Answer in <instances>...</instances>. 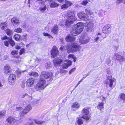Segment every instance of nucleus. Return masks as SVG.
<instances>
[{
  "mask_svg": "<svg viewBox=\"0 0 125 125\" xmlns=\"http://www.w3.org/2000/svg\"><path fill=\"white\" fill-rule=\"evenodd\" d=\"M84 27L83 24L81 22L74 25L71 31V33L68 35L66 38V41L69 42L74 41L75 39V36L80 34L82 31Z\"/></svg>",
  "mask_w": 125,
  "mask_h": 125,
  "instance_id": "1",
  "label": "nucleus"
},
{
  "mask_svg": "<svg viewBox=\"0 0 125 125\" xmlns=\"http://www.w3.org/2000/svg\"><path fill=\"white\" fill-rule=\"evenodd\" d=\"M66 47L62 46L60 48V50L62 51ZM81 47L78 45L77 42H74L71 44L67 45L66 47V49L68 53L70 52H74L79 51Z\"/></svg>",
  "mask_w": 125,
  "mask_h": 125,
  "instance_id": "2",
  "label": "nucleus"
},
{
  "mask_svg": "<svg viewBox=\"0 0 125 125\" xmlns=\"http://www.w3.org/2000/svg\"><path fill=\"white\" fill-rule=\"evenodd\" d=\"M67 18L65 22V25L67 27H69L73 24V22L76 20L74 11H69L67 13Z\"/></svg>",
  "mask_w": 125,
  "mask_h": 125,
  "instance_id": "3",
  "label": "nucleus"
},
{
  "mask_svg": "<svg viewBox=\"0 0 125 125\" xmlns=\"http://www.w3.org/2000/svg\"><path fill=\"white\" fill-rule=\"evenodd\" d=\"M46 82L44 79L40 78L39 82L34 86V89L36 91L41 92L46 86Z\"/></svg>",
  "mask_w": 125,
  "mask_h": 125,
  "instance_id": "4",
  "label": "nucleus"
},
{
  "mask_svg": "<svg viewBox=\"0 0 125 125\" xmlns=\"http://www.w3.org/2000/svg\"><path fill=\"white\" fill-rule=\"evenodd\" d=\"M107 79L105 81V83L109 85V87L111 88L115 87L116 83V80L114 79H111V76H108Z\"/></svg>",
  "mask_w": 125,
  "mask_h": 125,
  "instance_id": "5",
  "label": "nucleus"
},
{
  "mask_svg": "<svg viewBox=\"0 0 125 125\" xmlns=\"http://www.w3.org/2000/svg\"><path fill=\"white\" fill-rule=\"evenodd\" d=\"M52 74L51 72L43 71L41 72L40 75V78H44L45 79H49V81H52Z\"/></svg>",
  "mask_w": 125,
  "mask_h": 125,
  "instance_id": "6",
  "label": "nucleus"
},
{
  "mask_svg": "<svg viewBox=\"0 0 125 125\" xmlns=\"http://www.w3.org/2000/svg\"><path fill=\"white\" fill-rule=\"evenodd\" d=\"M82 113L83 116L81 117L87 121L89 120L90 117L88 116L89 113V111L87 108H84L82 110Z\"/></svg>",
  "mask_w": 125,
  "mask_h": 125,
  "instance_id": "7",
  "label": "nucleus"
},
{
  "mask_svg": "<svg viewBox=\"0 0 125 125\" xmlns=\"http://www.w3.org/2000/svg\"><path fill=\"white\" fill-rule=\"evenodd\" d=\"M91 39V38L87 36H84L79 40V42L81 44H85L88 43Z\"/></svg>",
  "mask_w": 125,
  "mask_h": 125,
  "instance_id": "8",
  "label": "nucleus"
},
{
  "mask_svg": "<svg viewBox=\"0 0 125 125\" xmlns=\"http://www.w3.org/2000/svg\"><path fill=\"white\" fill-rule=\"evenodd\" d=\"M59 51L56 47L54 46L51 51V56L52 58H54L57 56Z\"/></svg>",
  "mask_w": 125,
  "mask_h": 125,
  "instance_id": "9",
  "label": "nucleus"
},
{
  "mask_svg": "<svg viewBox=\"0 0 125 125\" xmlns=\"http://www.w3.org/2000/svg\"><path fill=\"white\" fill-rule=\"evenodd\" d=\"M45 1H46V0H41L38 2L40 4H43V5L39 8L41 12L42 13L45 12L47 9L46 6L44 4Z\"/></svg>",
  "mask_w": 125,
  "mask_h": 125,
  "instance_id": "10",
  "label": "nucleus"
},
{
  "mask_svg": "<svg viewBox=\"0 0 125 125\" xmlns=\"http://www.w3.org/2000/svg\"><path fill=\"white\" fill-rule=\"evenodd\" d=\"M35 82L34 79L32 78H30L28 79L26 83V86L27 87H32Z\"/></svg>",
  "mask_w": 125,
  "mask_h": 125,
  "instance_id": "11",
  "label": "nucleus"
},
{
  "mask_svg": "<svg viewBox=\"0 0 125 125\" xmlns=\"http://www.w3.org/2000/svg\"><path fill=\"white\" fill-rule=\"evenodd\" d=\"M77 15L79 18L82 20L86 21L88 19V15L84 13H79L77 14Z\"/></svg>",
  "mask_w": 125,
  "mask_h": 125,
  "instance_id": "12",
  "label": "nucleus"
},
{
  "mask_svg": "<svg viewBox=\"0 0 125 125\" xmlns=\"http://www.w3.org/2000/svg\"><path fill=\"white\" fill-rule=\"evenodd\" d=\"M16 78V75L13 74L10 75L9 77V81L10 84L13 83Z\"/></svg>",
  "mask_w": 125,
  "mask_h": 125,
  "instance_id": "13",
  "label": "nucleus"
},
{
  "mask_svg": "<svg viewBox=\"0 0 125 125\" xmlns=\"http://www.w3.org/2000/svg\"><path fill=\"white\" fill-rule=\"evenodd\" d=\"M32 109V107L31 105H28L25 108V109L23 111H22L21 113V115H24L27 113Z\"/></svg>",
  "mask_w": 125,
  "mask_h": 125,
  "instance_id": "14",
  "label": "nucleus"
},
{
  "mask_svg": "<svg viewBox=\"0 0 125 125\" xmlns=\"http://www.w3.org/2000/svg\"><path fill=\"white\" fill-rule=\"evenodd\" d=\"M62 60L59 58H56L53 60V63L55 66H56L61 64L62 62Z\"/></svg>",
  "mask_w": 125,
  "mask_h": 125,
  "instance_id": "15",
  "label": "nucleus"
},
{
  "mask_svg": "<svg viewBox=\"0 0 125 125\" xmlns=\"http://www.w3.org/2000/svg\"><path fill=\"white\" fill-rule=\"evenodd\" d=\"M85 28L88 31H90L93 30V23L89 22L85 25Z\"/></svg>",
  "mask_w": 125,
  "mask_h": 125,
  "instance_id": "16",
  "label": "nucleus"
},
{
  "mask_svg": "<svg viewBox=\"0 0 125 125\" xmlns=\"http://www.w3.org/2000/svg\"><path fill=\"white\" fill-rule=\"evenodd\" d=\"M111 29L107 26H104L103 28L102 32L105 34L109 33L111 32Z\"/></svg>",
  "mask_w": 125,
  "mask_h": 125,
  "instance_id": "17",
  "label": "nucleus"
},
{
  "mask_svg": "<svg viewBox=\"0 0 125 125\" xmlns=\"http://www.w3.org/2000/svg\"><path fill=\"white\" fill-rule=\"evenodd\" d=\"M72 4V3L70 2L66 1L65 3L61 6V9L64 10L66 9Z\"/></svg>",
  "mask_w": 125,
  "mask_h": 125,
  "instance_id": "18",
  "label": "nucleus"
},
{
  "mask_svg": "<svg viewBox=\"0 0 125 125\" xmlns=\"http://www.w3.org/2000/svg\"><path fill=\"white\" fill-rule=\"evenodd\" d=\"M4 73L6 74L11 73V69L9 65H6L4 66Z\"/></svg>",
  "mask_w": 125,
  "mask_h": 125,
  "instance_id": "19",
  "label": "nucleus"
},
{
  "mask_svg": "<svg viewBox=\"0 0 125 125\" xmlns=\"http://www.w3.org/2000/svg\"><path fill=\"white\" fill-rule=\"evenodd\" d=\"M59 31V28L58 26L56 24L52 29V32L54 34H57Z\"/></svg>",
  "mask_w": 125,
  "mask_h": 125,
  "instance_id": "20",
  "label": "nucleus"
},
{
  "mask_svg": "<svg viewBox=\"0 0 125 125\" xmlns=\"http://www.w3.org/2000/svg\"><path fill=\"white\" fill-rule=\"evenodd\" d=\"M72 64V62L70 60H68L63 65V68L64 69L67 68L70 66Z\"/></svg>",
  "mask_w": 125,
  "mask_h": 125,
  "instance_id": "21",
  "label": "nucleus"
},
{
  "mask_svg": "<svg viewBox=\"0 0 125 125\" xmlns=\"http://www.w3.org/2000/svg\"><path fill=\"white\" fill-rule=\"evenodd\" d=\"M116 56L117 60L120 63H121L125 60V59L122 56L118 54L116 55Z\"/></svg>",
  "mask_w": 125,
  "mask_h": 125,
  "instance_id": "22",
  "label": "nucleus"
},
{
  "mask_svg": "<svg viewBox=\"0 0 125 125\" xmlns=\"http://www.w3.org/2000/svg\"><path fill=\"white\" fill-rule=\"evenodd\" d=\"M8 24L6 22L0 23V27L2 30H5L7 27Z\"/></svg>",
  "mask_w": 125,
  "mask_h": 125,
  "instance_id": "23",
  "label": "nucleus"
},
{
  "mask_svg": "<svg viewBox=\"0 0 125 125\" xmlns=\"http://www.w3.org/2000/svg\"><path fill=\"white\" fill-rule=\"evenodd\" d=\"M7 121L10 124H14L16 122V120L11 116L9 117L7 119Z\"/></svg>",
  "mask_w": 125,
  "mask_h": 125,
  "instance_id": "24",
  "label": "nucleus"
},
{
  "mask_svg": "<svg viewBox=\"0 0 125 125\" xmlns=\"http://www.w3.org/2000/svg\"><path fill=\"white\" fill-rule=\"evenodd\" d=\"M5 32L9 36H11L13 34V32L12 30L7 28L6 29L5 31Z\"/></svg>",
  "mask_w": 125,
  "mask_h": 125,
  "instance_id": "25",
  "label": "nucleus"
},
{
  "mask_svg": "<svg viewBox=\"0 0 125 125\" xmlns=\"http://www.w3.org/2000/svg\"><path fill=\"white\" fill-rule=\"evenodd\" d=\"M11 22L13 24H16L17 25L19 23V20L16 17H14L12 18L11 19Z\"/></svg>",
  "mask_w": 125,
  "mask_h": 125,
  "instance_id": "26",
  "label": "nucleus"
},
{
  "mask_svg": "<svg viewBox=\"0 0 125 125\" xmlns=\"http://www.w3.org/2000/svg\"><path fill=\"white\" fill-rule=\"evenodd\" d=\"M105 12L106 11L105 10L100 9L98 13L99 16L100 17H103L104 15H105Z\"/></svg>",
  "mask_w": 125,
  "mask_h": 125,
  "instance_id": "27",
  "label": "nucleus"
},
{
  "mask_svg": "<svg viewBox=\"0 0 125 125\" xmlns=\"http://www.w3.org/2000/svg\"><path fill=\"white\" fill-rule=\"evenodd\" d=\"M104 103L103 102L99 103L97 106V108L101 110V109L104 108Z\"/></svg>",
  "mask_w": 125,
  "mask_h": 125,
  "instance_id": "28",
  "label": "nucleus"
},
{
  "mask_svg": "<svg viewBox=\"0 0 125 125\" xmlns=\"http://www.w3.org/2000/svg\"><path fill=\"white\" fill-rule=\"evenodd\" d=\"M59 5V4H58L55 2H53L51 4L50 6L51 8H55L58 6Z\"/></svg>",
  "mask_w": 125,
  "mask_h": 125,
  "instance_id": "29",
  "label": "nucleus"
},
{
  "mask_svg": "<svg viewBox=\"0 0 125 125\" xmlns=\"http://www.w3.org/2000/svg\"><path fill=\"white\" fill-rule=\"evenodd\" d=\"M14 31L15 32L18 33H21L22 32V31L21 28L19 27L15 29L14 30Z\"/></svg>",
  "mask_w": 125,
  "mask_h": 125,
  "instance_id": "30",
  "label": "nucleus"
},
{
  "mask_svg": "<svg viewBox=\"0 0 125 125\" xmlns=\"http://www.w3.org/2000/svg\"><path fill=\"white\" fill-rule=\"evenodd\" d=\"M80 105L79 103L76 102L73 103V104L72 105V107L73 108H79L80 107Z\"/></svg>",
  "mask_w": 125,
  "mask_h": 125,
  "instance_id": "31",
  "label": "nucleus"
},
{
  "mask_svg": "<svg viewBox=\"0 0 125 125\" xmlns=\"http://www.w3.org/2000/svg\"><path fill=\"white\" fill-rule=\"evenodd\" d=\"M13 38L16 40L17 41L20 40V36L18 34L15 35Z\"/></svg>",
  "mask_w": 125,
  "mask_h": 125,
  "instance_id": "32",
  "label": "nucleus"
},
{
  "mask_svg": "<svg viewBox=\"0 0 125 125\" xmlns=\"http://www.w3.org/2000/svg\"><path fill=\"white\" fill-rule=\"evenodd\" d=\"M9 43L11 46H13L14 45L15 42L14 41L12 40L11 38L10 37L9 40Z\"/></svg>",
  "mask_w": 125,
  "mask_h": 125,
  "instance_id": "33",
  "label": "nucleus"
},
{
  "mask_svg": "<svg viewBox=\"0 0 125 125\" xmlns=\"http://www.w3.org/2000/svg\"><path fill=\"white\" fill-rule=\"evenodd\" d=\"M29 75L33 76H38V73L36 72H32L29 74Z\"/></svg>",
  "mask_w": 125,
  "mask_h": 125,
  "instance_id": "34",
  "label": "nucleus"
},
{
  "mask_svg": "<svg viewBox=\"0 0 125 125\" xmlns=\"http://www.w3.org/2000/svg\"><path fill=\"white\" fill-rule=\"evenodd\" d=\"M32 122H34L36 124H41L44 122L43 121H38L35 119L33 120Z\"/></svg>",
  "mask_w": 125,
  "mask_h": 125,
  "instance_id": "35",
  "label": "nucleus"
},
{
  "mask_svg": "<svg viewBox=\"0 0 125 125\" xmlns=\"http://www.w3.org/2000/svg\"><path fill=\"white\" fill-rule=\"evenodd\" d=\"M77 123L79 125H81L83 123V121L80 118L78 119L77 120Z\"/></svg>",
  "mask_w": 125,
  "mask_h": 125,
  "instance_id": "36",
  "label": "nucleus"
},
{
  "mask_svg": "<svg viewBox=\"0 0 125 125\" xmlns=\"http://www.w3.org/2000/svg\"><path fill=\"white\" fill-rule=\"evenodd\" d=\"M28 95V94L26 93H21L19 95V96L20 98H24L25 96Z\"/></svg>",
  "mask_w": 125,
  "mask_h": 125,
  "instance_id": "37",
  "label": "nucleus"
},
{
  "mask_svg": "<svg viewBox=\"0 0 125 125\" xmlns=\"http://www.w3.org/2000/svg\"><path fill=\"white\" fill-rule=\"evenodd\" d=\"M25 71H21L20 70H18L17 71L16 73L18 77H20V76L21 73H23Z\"/></svg>",
  "mask_w": 125,
  "mask_h": 125,
  "instance_id": "38",
  "label": "nucleus"
},
{
  "mask_svg": "<svg viewBox=\"0 0 125 125\" xmlns=\"http://www.w3.org/2000/svg\"><path fill=\"white\" fill-rule=\"evenodd\" d=\"M89 2V1L88 0H85L82 2L81 4L82 5L86 6L87 3Z\"/></svg>",
  "mask_w": 125,
  "mask_h": 125,
  "instance_id": "39",
  "label": "nucleus"
},
{
  "mask_svg": "<svg viewBox=\"0 0 125 125\" xmlns=\"http://www.w3.org/2000/svg\"><path fill=\"white\" fill-rule=\"evenodd\" d=\"M71 58L75 60L76 59V58L75 56L74 55L72 54H70L68 56V58L69 59H70Z\"/></svg>",
  "mask_w": 125,
  "mask_h": 125,
  "instance_id": "40",
  "label": "nucleus"
},
{
  "mask_svg": "<svg viewBox=\"0 0 125 125\" xmlns=\"http://www.w3.org/2000/svg\"><path fill=\"white\" fill-rule=\"evenodd\" d=\"M85 12L87 14H91L93 12L92 11L89 10V9L87 8L85 9Z\"/></svg>",
  "mask_w": 125,
  "mask_h": 125,
  "instance_id": "41",
  "label": "nucleus"
},
{
  "mask_svg": "<svg viewBox=\"0 0 125 125\" xmlns=\"http://www.w3.org/2000/svg\"><path fill=\"white\" fill-rule=\"evenodd\" d=\"M120 98L125 101V94H121L120 95Z\"/></svg>",
  "mask_w": 125,
  "mask_h": 125,
  "instance_id": "42",
  "label": "nucleus"
},
{
  "mask_svg": "<svg viewBox=\"0 0 125 125\" xmlns=\"http://www.w3.org/2000/svg\"><path fill=\"white\" fill-rule=\"evenodd\" d=\"M124 0H116V2L117 4H118L123 2Z\"/></svg>",
  "mask_w": 125,
  "mask_h": 125,
  "instance_id": "43",
  "label": "nucleus"
},
{
  "mask_svg": "<svg viewBox=\"0 0 125 125\" xmlns=\"http://www.w3.org/2000/svg\"><path fill=\"white\" fill-rule=\"evenodd\" d=\"M25 51V50L24 48H22L21 49L20 51V52L19 53V54L20 55H21L22 54H23L24 52Z\"/></svg>",
  "mask_w": 125,
  "mask_h": 125,
  "instance_id": "44",
  "label": "nucleus"
},
{
  "mask_svg": "<svg viewBox=\"0 0 125 125\" xmlns=\"http://www.w3.org/2000/svg\"><path fill=\"white\" fill-rule=\"evenodd\" d=\"M9 42L7 41H5L4 43V44L5 46L8 47L9 45Z\"/></svg>",
  "mask_w": 125,
  "mask_h": 125,
  "instance_id": "45",
  "label": "nucleus"
},
{
  "mask_svg": "<svg viewBox=\"0 0 125 125\" xmlns=\"http://www.w3.org/2000/svg\"><path fill=\"white\" fill-rule=\"evenodd\" d=\"M34 90L32 88H30L29 89V91L28 92L29 94H32L34 92Z\"/></svg>",
  "mask_w": 125,
  "mask_h": 125,
  "instance_id": "46",
  "label": "nucleus"
},
{
  "mask_svg": "<svg viewBox=\"0 0 125 125\" xmlns=\"http://www.w3.org/2000/svg\"><path fill=\"white\" fill-rule=\"evenodd\" d=\"M76 68H74L72 69L69 72V73L70 74H71L75 70Z\"/></svg>",
  "mask_w": 125,
  "mask_h": 125,
  "instance_id": "47",
  "label": "nucleus"
},
{
  "mask_svg": "<svg viewBox=\"0 0 125 125\" xmlns=\"http://www.w3.org/2000/svg\"><path fill=\"white\" fill-rule=\"evenodd\" d=\"M17 53V51L14 50L11 52V54L13 55H14L15 54H16Z\"/></svg>",
  "mask_w": 125,
  "mask_h": 125,
  "instance_id": "48",
  "label": "nucleus"
},
{
  "mask_svg": "<svg viewBox=\"0 0 125 125\" xmlns=\"http://www.w3.org/2000/svg\"><path fill=\"white\" fill-rule=\"evenodd\" d=\"M27 35L26 34H24L23 35L22 37L24 39H26L27 38Z\"/></svg>",
  "mask_w": 125,
  "mask_h": 125,
  "instance_id": "49",
  "label": "nucleus"
},
{
  "mask_svg": "<svg viewBox=\"0 0 125 125\" xmlns=\"http://www.w3.org/2000/svg\"><path fill=\"white\" fill-rule=\"evenodd\" d=\"M5 114V113L4 112H0V117L4 116Z\"/></svg>",
  "mask_w": 125,
  "mask_h": 125,
  "instance_id": "50",
  "label": "nucleus"
},
{
  "mask_svg": "<svg viewBox=\"0 0 125 125\" xmlns=\"http://www.w3.org/2000/svg\"><path fill=\"white\" fill-rule=\"evenodd\" d=\"M34 123L33 122H29L27 124L25 125H34Z\"/></svg>",
  "mask_w": 125,
  "mask_h": 125,
  "instance_id": "51",
  "label": "nucleus"
},
{
  "mask_svg": "<svg viewBox=\"0 0 125 125\" xmlns=\"http://www.w3.org/2000/svg\"><path fill=\"white\" fill-rule=\"evenodd\" d=\"M43 35L45 36H47L49 37L51 35L50 34H48L47 33L44 32L43 33Z\"/></svg>",
  "mask_w": 125,
  "mask_h": 125,
  "instance_id": "52",
  "label": "nucleus"
},
{
  "mask_svg": "<svg viewBox=\"0 0 125 125\" xmlns=\"http://www.w3.org/2000/svg\"><path fill=\"white\" fill-rule=\"evenodd\" d=\"M9 38L7 36H5L3 37H1V39L2 40H4L6 39H8Z\"/></svg>",
  "mask_w": 125,
  "mask_h": 125,
  "instance_id": "53",
  "label": "nucleus"
},
{
  "mask_svg": "<svg viewBox=\"0 0 125 125\" xmlns=\"http://www.w3.org/2000/svg\"><path fill=\"white\" fill-rule=\"evenodd\" d=\"M99 37L97 36L94 39L95 42H98V41L99 39Z\"/></svg>",
  "mask_w": 125,
  "mask_h": 125,
  "instance_id": "54",
  "label": "nucleus"
},
{
  "mask_svg": "<svg viewBox=\"0 0 125 125\" xmlns=\"http://www.w3.org/2000/svg\"><path fill=\"white\" fill-rule=\"evenodd\" d=\"M118 47V46H114L113 47L115 51H116L117 50Z\"/></svg>",
  "mask_w": 125,
  "mask_h": 125,
  "instance_id": "55",
  "label": "nucleus"
},
{
  "mask_svg": "<svg viewBox=\"0 0 125 125\" xmlns=\"http://www.w3.org/2000/svg\"><path fill=\"white\" fill-rule=\"evenodd\" d=\"M105 98H104L103 96H101L100 97V99L102 101H103L105 99Z\"/></svg>",
  "mask_w": 125,
  "mask_h": 125,
  "instance_id": "56",
  "label": "nucleus"
},
{
  "mask_svg": "<svg viewBox=\"0 0 125 125\" xmlns=\"http://www.w3.org/2000/svg\"><path fill=\"white\" fill-rule=\"evenodd\" d=\"M41 60V59L39 58H37L36 59V61L39 62Z\"/></svg>",
  "mask_w": 125,
  "mask_h": 125,
  "instance_id": "57",
  "label": "nucleus"
},
{
  "mask_svg": "<svg viewBox=\"0 0 125 125\" xmlns=\"http://www.w3.org/2000/svg\"><path fill=\"white\" fill-rule=\"evenodd\" d=\"M26 1L24 2L25 3H27V4H30V0H25Z\"/></svg>",
  "mask_w": 125,
  "mask_h": 125,
  "instance_id": "58",
  "label": "nucleus"
},
{
  "mask_svg": "<svg viewBox=\"0 0 125 125\" xmlns=\"http://www.w3.org/2000/svg\"><path fill=\"white\" fill-rule=\"evenodd\" d=\"M15 48L17 50H19L21 49V47L19 46H15Z\"/></svg>",
  "mask_w": 125,
  "mask_h": 125,
  "instance_id": "59",
  "label": "nucleus"
},
{
  "mask_svg": "<svg viewBox=\"0 0 125 125\" xmlns=\"http://www.w3.org/2000/svg\"><path fill=\"white\" fill-rule=\"evenodd\" d=\"M22 109L20 107H17L16 108V109L17 110H21Z\"/></svg>",
  "mask_w": 125,
  "mask_h": 125,
  "instance_id": "60",
  "label": "nucleus"
},
{
  "mask_svg": "<svg viewBox=\"0 0 125 125\" xmlns=\"http://www.w3.org/2000/svg\"><path fill=\"white\" fill-rule=\"evenodd\" d=\"M64 0H57L60 3H62L64 1Z\"/></svg>",
  "mask_w": 125,
  "mask_h": 125,
  "instance_id": "61",
  "label": "nucleus"
},
{
  "mask_svg": "<svg viewBox=\"0 0 125 125\" xmlns=\"http://www.w3.org/2000/svg\"><path fill=\"white\" fill-rule=\"evenodd\" d=\"M48 64V65H47L48 67H49L50 66V62H47V64Z\"/></svg>",
  "mask_w": 125,
  "mask_h": 125,
  "instance_id": "62",
  "label": "nucleus"
},
{
  "mask_svg": "<svg viewBox=\"0 0 125 125\" xmlns=\"http://www.w3.org/2000/svg\"><path fill=\"white\" fill-rule=\"evenodd\" d=\"M97 36H98V35H100V36H101L102 35H101V33H97Z\"/></svg>",
  "mask_w": 125,
  "mask_h": 125,
  "instance_id": "63",
  "label": "nucleus"
},
{
  "mask_svg": "<svg viewBox=\"0 0 125 125\" xmlns=\"http://www.w3.org/2000/svg\"><path fill=\"white\" fill-rule=\"evenodd\" d=\"M108 62H107V64H108L109 63H110L111 61H110V60L108 59Z\"/></svg>",
  "mask_w": 125,
  "mask_h": 125,
  "instance_id": "64",
  "label": "nucleus"
}]
</instances>
